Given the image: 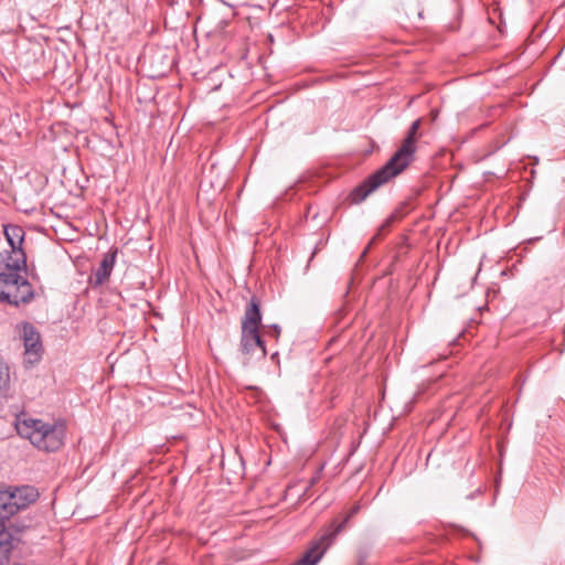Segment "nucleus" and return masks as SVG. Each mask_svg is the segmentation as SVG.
<instances>
[{
  "label": "nucleus",
  "mask_w": 565,
  "mask_h": 565,
  "mask_svg": "<svg viewBox=\"0 0 565 565\" xmlns=\"http://www.w3.org/2000/svg\"><path fill=\"white\" fill-rule=\"evenodd\" d=\"M6 247L0 250V302L13 307L30 303L34 288L26 278V254L22 248L24 230L15 224L3 226Z\"/></svg>",
  "instance_id": "f257e3e1"
},
{
  "label": "nucleus",
  "mask_w": 565,
  "mask_h": 565,
  "mask_svg": "<svg viewBox=\"0 0 565 565\" xmlns=\"http://www.w3.org/2000/svg\"><path fill=\"white\" fill-rule=\"evenodd\" d=\"M417 139L418 135L408 130L401 147L392 158L381 169L351 191L349 196L351 203H361L381 185L403 172L414 159Z\"/></svg>",
  "instance_id": "f03ea898"
},
{
  "label": "nucleus",
  "mask_w": 565,
  "mask_h": 565,
  "mask_svg": "<svg viewBox=\"0 0 565 565\" xmlns=\"http://www.w3.org/2000/svg\"><path fill=\"white\" fill-rule=\"evenodd\" d=\"M15 429L19 436L43 451H56L64 444L65 427L61 423H45L32 417H17Z\"/></svg>",
  "instance_id": "7ed1b4c3"
},
{
  "label": "nucleus",
  "mask_w": 565,
  "mask_h": 565,
  "mask_svg": "<svg viewBox=\"0 0 565 565\" xmlns=\"http://www.w3.org/2000/svg\"><path fill=\"white\" fill-rule=\"evenodd\" d=\"M39 498V492L31 486H0V520L7 522L20 510L28 508Z\"/></svg>",
  "instance_id": "20e7f679"
},
{
  "label": "nucleus",
  "mask_w": 565,
  "mask_h": 565,
  "mask_svg": "<svg viewBox=\"0 0 565 565\" xmlns=\"http://www.w3.org/2000/svg\"><path fill=\"white\" fill-rule=\"evenodd\" d=\"M21 339L24 345V363L30 365L38 363L42 358L43 345L36 328L30 322L22 323Z\"/></svg>",
  "instance_id": "39448f33"
},
{
  "label": "nucleus",
  "mask_w": 565,
  "mask_h": 565,
  "mask_svg": "<svg viewBox=\"0 0 565 565\" xmlns=\"http://www.w3.org/2000/svg\"><path fill=\"white\" fill-rule=\"evenodd\" d=\"M241 350L243 354L255 355L258 360L266 358L267 350L259 329H242Z\"/></svg>",
  "instance_id": "423d86ee"
},
{
  "label": "nucleus",
  "mask_w": 565,
  "mask_h": 565,
  "mask_svg": "<svg viewBox=\"0 0 565 565\" xmlns=\"http://www.w3.org/2000/svg\"><path fill=\"white\" fill-rule=\"evenodd\" d=\"M360 511V504L355 503L347 513L345 518L340 522L333 521L326 533H323L318 540L326 545L327 548L332 544L333 540L338 534L344 531L348 526L349 521Z\"/></svg>",
  "instance_id": "0eeeda50"
},
{
  "label": "nucleus",
  "mask_w": 565,
  "mask_h": 565,
  "mask_svg": "<svg viewBox=\"0 0 565 565\" xmlns=\"http://www.w3.org/2000/svg\"><path fill=\"white\" fill-rule=\"evenodd\" d=\"M262 324L260 301L252 297L242 318V329H259Z\"/></svg>",
  "instance_id": "6e6552de"
},
{
  "label": "nucleus",
  "mask_w": 565,
  "mask_h": 565,
  "mask_svg": "<svg viewBox=\"0 0 565 565\" xmlns=\"http://www.w3.org/2000/svg\"><path fill=\"white\" fill-rule=\"evenodd\" d=\"M117 249L104 255L99 267L94 274L95 285H103L110 276L116 263Z\"/></svg>",
  "instance_id": "1a4fd4ad"
},
{
  "label": "nucleus",
  "mask_w": 565,
  "mask_h": 565,
  "mask_svg": "<svg viewBox=\"0 0 565 565\" xmlns=\"http://www.w3.org/2000/svg\"><path fill=\"white\" fill-rule=\"evenodd\" d=\"M326 545H323L318 539L312 541L305 552L302 557L298 559L294 565H317L327 552Z\"/></svg>",
  "instance_id": "9d476101"
},
{
  "label": "nucleus",
  "mask_w": 565,
  "mask_h": 565,
  "mask_svg": "<svg viewBox=\"0 0 565 565\" xmlns=\"http://www.w3.org/2000/svg\"><path fill=\"white\" fill-rule=\"evenodd\" d=\"M13 548V536L7 532L0 537V565H10Z\"/></svg>",
  "instance_id": "9b49d317"
},
{
  "label": "nucleus",
  "mask_w": 565,
  "mask_h": 565,
  "mask_svg": "<svg viewBox=\"0 0 565 565\" xmlns=\"http://www.w3.org/2000/svg\"><path fill=\"white\" fill-rule=\"evenodd\" d=\"M11 387V372L8 362L0 354V395L8 394Z\"/></svg>",
  "instance_id": "f8f14e48"
},
{
  "label": "nucleus",
  "mask_w": 565,
  "mask_h": 565,
  "mask_svg": "<svg viewBox=\"0 0 565 565\" xmlns=\"http://www.w3.org/2000/svg\"><path fill=\"white\" fill-rule=\"evenodd\" d=\"M403 214H401V209H397L396 211H394L383 223L382 225L379 227L376 234L374 235V237L371 239L370 242V245L373 244L376 239L381 238L383 233L385 231H387L392 225L393 223L402 217Z\"/></svg>",
  "instance_id": "ddd939ff"
},
{
  "label": "nucleus",
  "mask_w": 565,
  "mask_h": 565,
  "mask_svg": "<svg viewBox=\"0 0 565 565\" xmlns=\"http://www.w3.org/2000/svg\"><path fill=\"white\" fill-rule=\"evenodd\" d=\"M280 327L278 324H273L269 327L268 334L273 337L275 340H278L280 335Z\"/></svg>",
  "instance_id": "4468645a"
},
{
  "label": "nucleus",
  "mask_w": 565,
  "mask_h": 565,
  "mask_svg": "<svg viewBox=\"0 0 565 565\" xmlns=\"http://www.w3.org/2000/svg\"><path fill=\"white\" fill-rule=\"evenodd\" d=\"M420 124H422V119H419V118L416 119L415 121L412 122V125H411L408 130L418 135V130L420 128Z\"/></svg>",
  "instance_id": "2eb2a0df"
},
{
  "label": "nucleus",
  "mask_w": 565,
  "mask_h": 565,
  "mask_svg": "<svg viewBox=\"0 0 565 565\" xmlns=\"http://www.w3.org/2000/svg\"><path fill=\"white\" fill-rule=\"evenodd\" d=\"M366 557H367V554H366V553H363V554H362V553H360V555H359V563H358V565H364Z\"/></svg>",
  "instance_id": "dca6fc26"
},
{
  "label": "nucleus",
  "mask_w": 565,
  "mask_h": 565,
  "mask_svg": "<svg viewBox=\"0 0 565 565\" xmlns=\"http://www.w3.org/2000/svg\"><path fill=\"white\" fill-rule=\"evenodd\" d=\"M7 532V525L0 520V537Z\"/></svg>",
  "instance_id": "f3484780"
}]
</instances>
